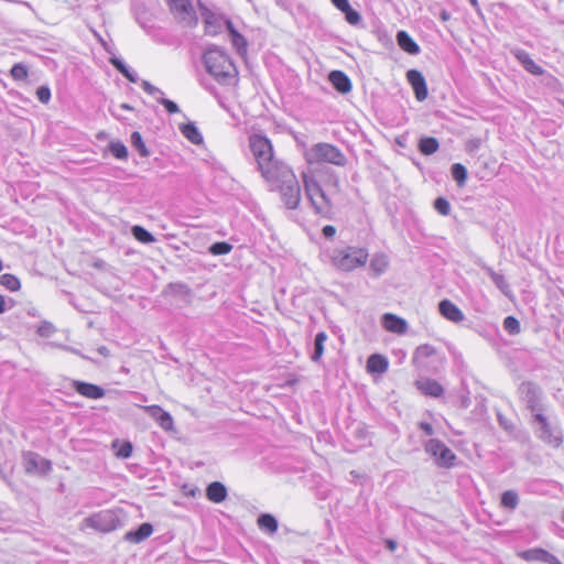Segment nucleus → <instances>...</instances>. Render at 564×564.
<instances>
[{
    "label": "nucleus",
    "mask_w": 564,
    "mask_h": 564,
    "mask_svg": "<svg viewBox=\"0 0 564 564\" xmlns=\"http://www.w3.org/2000/svg\"><path fill=\"white\" fill-rule=\"evenodd\" d=\"M535 419L544 426H546V419L542 414H536Z\"/></svg>",
    "instance_id": "603ef678"
},
{
    "label": "nucleus",
    "mask_w": 564,
    "mask_h": 564,
    "mask_svg": "<svg viewBox=\"0 0 564 564\" xmlns=\"http://www.w3.org/2000/svg\"><path fill=\"white\" fill-rule=\"evenodd\" d=\"M203 17L205 33L212 36L217 35L220 32V24L216 14L203 4H198Z\"/></svg>",
    "instance_id": "dca6fc26"
},
{
    "label": "nucleus",
    "mask_w": 564,
    "mask_h": 564,
    "mask_svg": "<svg viewBox=\"0 0 564 564\" xmlns=\"http://www.w3.org/2000/svg\"><path fill=\"white\" fill-rule=\"evenodd\" d=\"M386 546H387V549H388V550H390V551H392V552H393V551H395V549H397V542H395V541H393V540L388 539V540L386 541Z\"/></svg>",
    "instance_id": "8fccbe9b"
},
{
    "label": "nucleus",
    "mask_w": 564,
    "mask_h": 564,
    "mask_svg": "<svg viewBox=\"0 0 564 564\" xmlns=\"http://www.w3.org/2000/svg\"><path fill=\"white\" fill-rule=\"evenodd\" d=\"M435 354H436V349L433 346H431L429 344H424V345H421L417 347V349L415 351V358L426 359V358L434 356Z\"/></svg>",
    "instance_id": "79ce46f5"
},
{
    "label": "nucleus",
    "mask_w": 564,
    "mask_h": 564,
    "mask_svg": "<svg viewBox=\"0 0 564 564\" xmlns=\"http://www.w3.org/2000/svg\"><path fill=\"white\" fill-rule=\"evenodd\" d=\"M425 452L435 459V464L442 468H451L455 465L456 455L442 441L432 438L424 445Z\"/></svg>",
    "instance_id": "6e6552de"
},
{
    "label": "nucleus",
    "mask_w": 564,
    "mask_h": 564,
    "mask_svg": "<svg viewBox=\"0 0 564 564\" xmlns=\"http://www.w3.org/2000/svg\"><path fill=\"white\" fill-rule=\"evenodd\" d=\"M111 64L116 67V69H118L126 78H128L130 82H134L132 75L129 73V70L127 69V67L124 66V64L117 59V58H111Z\"/></svg>",
    "instance_id": "c03bdc74"
},
{
    "label": "nucleus",
    "mask_w": 564,
    "mask_h": 564,
    "mask_svg": "<svg viewBox=\"0 0 564 564\" xmlns=\"http://www.w3.org/2000/svg\"><path fill=\"white\" fill-rule=\"evenodd\" d=\"M73 387L78 394L87 399L97 400L105 397V390L101 387L94 383L76 380L73 382Z\"/></svg>",
    "instance_id": "2eb2a0df"
},
{
    "label": "nucleus",
    "mask_w": 564,
    "mask_h": 564,
    "mask_svg": "<svg viewBox=\"0 0 564 564\" xmlns=\"http://www.w3.org/2000/svg\"><path fill=\"white\" fill-rule=\"evenodd\" d=\"M322 232L325 238H333L336 235L337 230L333 225H326L323 227Z\"/></svg>",
    "instance_id": "de8ad7c7"
},
{
    "label": "nucleus",
    "mask_w": 564,
    "mask_h": 564,
    "mask_svg": "<svg viewBox=\"0 0 564 564\" xmlns=\"http://www.w3.org/2000/svg\"><path fill=\"white\" fill-rule=\"evenodd\" d=\"M248 141L261 176L270 183L279 181L284 165L274 158L271 141L265 135L259 133L251 134Z\"/></svg>",
    "instance_id": "f257e3e1"
},
{
    "label": "nucleus",
    "mask_w": 564,
    "mask_h": 564,
    "mask_svg": "<svg viewBox=\"0 0 564 564\" xmlns=\"http://www.w3.org/2000/svg\"><path fill=\"white\" fill-rule=\"evenodd\" d=\"M440 148L437 139L433 137L422 138L419 142V151L424 155L434 154Z\"/></svg>",
    "instance_id": "cd10ccee"
},
{
    "label": "nucleus",
    "mask_w": 564,
    "mask_h": 564,
    "mask_svg": "<svg viewBox=\"0 0 564 564\" xmlns=\"http://www.w3.org/2000/svg\"><path fill=\"white\" fill-rule=\"evenodd\" d=\"M204 61L210 75L218 82L236 79L238 70L231 58L220 50L213 48L205 53Z\"/></svg>",
    "instance_id": "20e7f679"
},
{
    "label": "nucleus",
    "mask_w": 564,
    "mask_h": 564,
    "mask_svg": "<svg viewBox=\"0 0 564 564\" xmlns=\"http://www.w3.org/2000/svg\"><path fill=\"white\" fill-rule=\"evenodd\" d=\"M328 78L337 91L341 94H347L351 90L350 79L344 72L333 70L330 72Z\"/></svg>",
    "instance_id": "6ab92c4d"
},
{
    "label": "nucleus",
    "mask_w": 564,
    "mask_h": 564,
    "mask_svg": "<svg viewBox=\"0 0 564 564\" xmlns=\"http://www.w3.org/2000/svg\"><path fill=\"white\" fill-rule=\"evenodd\" d=\"M113 519V514L111 511H104L98 514H95L91 518V521L94 522V525L98 529H101L104 531H108L115 528L113 524L111 525H102L101 521L108 522L109 520Z\"/></svg>",
    "instance_id": "72a5a7b5"
},
{
    "label": "nucleus",
    "mask_w": 564,
    "mask_h": 564,
    "mask_svg": "<svg viewBox=\"0 0 564 564\" xmlns=\"http://www.w3.org/2000/svg\"><path fill=\"white\" fill-rule=\"evenodd\" d=\"M469 1H470V3H471L474 7H477V4H478V1H477V0H469Z\"/></svg>",
    "instance_id": "5fc2aeb1"
},
{
    "label": "nucleus",
    "mask_w": 564,
    "mask_h": 564,
    "mask_svg": "<svg viewBox=\"0 0 564 564\" xmlns=\"http://www.w3.org/2000/svg\"><path fill=\"white\" fill-rule=\"evenodd\" d=\"M333 6L345 14L346 21L356 25L360 22V14L351 8L348 0H330Z\"/></svg>",
    "instance_id": "aec40b11"
},
{
    "label": "nucleus",
    "mask_w": 564,
    "mask_h": 564,
    "mask_svg": "<svg viewBox=\"0 0 564 564\" xmlns=\"http://www.w3.org/2000/svg\"><path fill=\"white\" fill-rule=\"evenodd\" d=\"M438 310L442 316L451 322L459 323L464 319L463 312L449 300L441 301L438 304Z\"/></svg>",
    "instance_id": "a211bd4d"
},
{
    "label": "nucleus",
    "mask_w": 564,
    "mask_h": 564,
    "mask_svg": "<svg viewBox=\"0 0 564 564\" xmlns=\"http://www.w3.org/2000/svg\"><path fill=\"white\" fill-rule=\"evenodd\" d=\"M382 326L387 332L403 335L408 330V324L405 319L399 317L392 313H386L382 316Z\"/></svg>",
    "instance_id": "4468645a"
},
{
    "label": "nucleus",
    "mask_w": 564,
    "mask_h": 564,
    "mask_svg": "<svg viewBox=\"0 0 564 564\" xmlns=\"http://www.w3.org/2000/svg\"><path fill=\"white\" fill-rule=\"evenodd\" d=\"M111 448L118 458H129L132 455V444L129 441L115 440L111 443Z\"/></svg>",
    "instance_id": "393cba45"
},
{
    "label": "nucleus",
    "mask_w": 564,
    "mask_h": 564,
    "mask_svg": "<svg viewBox=\"0 0 564 564\" xmlns=\"http://www.w3.org/2000/svg\"><path fill=\"white\" fill-rule=\"evenodd\" d=\"M36 97L42 104H47L51 99V90L47 86H41L36 89Z\"/></svg>",
    "instance_id": "a18cd8bd"
},
{
    "label": "nucleus",
    "mask_w": 564,
    "mask_h": 564,
    "mask_svg": "<svg viewBox=\"0 0 564 564\" xmlns=\"http://www.w3.org/2000/svg\"><path fill=\"white\" fill-rule=\"evenodd\" d=\"M145 411L164 431H172L174 427V421L171 414L164 411L159 405H144L142 406Z\"/></svg>",
    "instance_id": "f8f14e48"
},
{
    "label": "nucleus",
    "mask_w": 564,
    "mask_h": 564,
    "mask_svg": "<svg viewBox=\"0 0 564 564\" xmlns=\"http://www.w3.org/2000/svg\"><path fill=\"white\" fill-rule=\"evenodd\" d=\"M503 328L511 335H517L521 330L520 322L514 316H507L503 319Z\"/></svg>",
    "instance_id": "58836bf2"
},
{
    "label": "nucleus",
    "mask_w": 564,
    "mask_h": 564,
    "mask_svg": "<svg viewBox=\"0 0 564 564\" xmlns=\"http://www.w3.org/2000/svg\"><path fill=\"white\" fill-rule=\"evenodd\" d=\"M420 429L424 431L426 435H432L434 433L433 426L427 422H421Z\"/></svg>",
    "instance_id": "09e8293b"
},
{
    "label": "nucleus",
    "mask_w": 564,
    "mask_h": 564,
    "mask_svg": "<svg viewBox=\"0 0 564 564\" xmlns=\"http://www.w3.org/2000/svg\"><path fill=\"white\" fill-rule=\"evenodd\" d=\"M132 235L138 241L142 243H151L154 242L155 240L152 234H150L147 229H144L141 226H133Z\"/></svg>",
    "instance_id": "c9c22d12"
},
{
    "label": "nucleus",
    "mask_w": 564,
    "mask_h": 564,
    "mask_svg": "<svg viewBox=\"0 0 564 564\" xmlns=\"http://www.w3.org/2000/svg\"><path fill=\"white\" fill-rule=\"evenodd\" d=\"M416 389L426 397L440 398L444 394L443 386L435 379L424 378L415 381Z\"/></svg>",
    "instance_id": "ddd939ff"
},
{
    "label": "nucleus",
    "mask_w": 564,
    "mask_h": 564,
    "mask_svg": "<svg viewBox=\"0 0 564 564\" xmlns=\"http://www.w3.org/2000/svg\"><path fill=\"white\" fill-rule=\"evenodd\" d=\"M227 30L231 36V43L239 53H246L247 42L245 37L235 29L230 20L226 21Z\"/></svg>",
    "instance_id": "b1692460"
},
{
    "label": "nucleus",
    "mask_w": 564,
    "mask_h": 564,
    "mask_svg": "<svg viewBox=\"0 0 564 564\" xmlns=\"http://www.w3.org/2000/svg\"><path fill=\"white\" fill-rule=\"evenodd\" d=\"M500 505L508 510H514L519 505V495L514 490H506L501 495Z\"/></svg>",
    "instance_id": "c756f323"
},
{
    "label": "nucleus",
    "mask_w": 564,
    "mask_h": 564,
    "mask_svg": "<svg viewBox=\"0 0 564 564\" xmlns=\"http://www.w3.org/2000/svg\"><path fill=\"white\" fill-rule=\"evenodd\" d=\"M131 142H132V145L139 151L141 156L149 155V151H148V149L142 140V137L139 132L135 131L131 134Z\"/></svg>",
    "instance_id": "ea45409f"
},
{
    "label": "nucleus",
    "mask_w": 564,
    "mask_h": 564,
    "mask_svg": "<svg viewBox=\"0 0 564 564\" xmlns=\"http://www.w3.org/2000/svg\"><path fill=\"white\" fill-rule=\"evenodd\" d=\"M517 555L525 562H540L546 564H562L556 556L542 547L520 551Z\"/></svg>",
    "instance_id": "9d476101"
},
{
    "label": "nucleus",
    "mask_w": 564,
    "mask_h": 564,
    "mask_svg": "<svg viewBox=\"0 0 564 564\" xmlns=\"http://www.w3.org/2000/svg\"><path fill=\"white\" fill-rule=\"evenodd\" d=\"M183 135L195 144L203 142V137L194 123H186L181 127Z\"/></svg>",
    "instance_id": "7c9ffc66"
},
{
    "label": "nucleus",
    "mask_w": 564,
    "mask_h": 564,
    "mask_svg": "<svg viewBox=\"0 0 564 564\" xmlns=\"http://www.w3.org/2000/svg\"><path fill=\"white\" fill-rule=\"evenodd\" d=\"M369 259V252L366 248L357 246H346L336 248L330 257L334 268L343 272H351L366 265Z\"/></svg>",
    "instance_id": "f03ea898"
},
{
    "label": "nucleus",
    "mask_w": 564,
    "mask_h": 564,
    "mask_svg": "<svg viewBox=\"0 0 564 564\" xmlns=\"http://www.w3.org/2000/svg\"><path fill=\"white\" fill-rule=\"evenodd\" d=\"M442 18H443V20H447V13H446V12H443V13H442Z\"/></svg>",
    "instance_id": "6e6d98bb"
},
{
    "label": "nucleus",
    "mask_w": 564,
    "mask_h": 564,
    "mask_svg": "<svg viewBox=\"0 0 564 564\" xmlns=\"http://www.w3.org/2000/svg\"><path fill=\"white\" fill-rule=\"evenodd\" d=\"M22 462L24 471L29 475L45 476L52 470V462L35 452H23Z\"/></svg>",
    "instance_id": "1a4fd4ad"
},
{
    "label": "nucleus",
    "mask_w": 564,
    "mask_h": 564,
    "mask_svg": "<svg viewBox=\"0 0 564 564\" xmlns=\"http://www.w3.org/2000/svg\"><path fill=\"white\" fill-rule=\"evenodd\" d=\"M500 280H501V276H498V275H497V276L495 278V281H496L497 283H498V282H500Z\"/></svg>",
    "instance_id": "4d7b16f0"
},
{
    "label": "nucleus",
    "mask_w": 564,
    "mask_h": 564,
    "mask_svg": "<svg viewBox=\"0 0 564 564\" xmlns=\"http://www.w3.org/2000/svg\"><path fill=\"white\" fill-rule=\"evenodd\" d=\"M562 520H563V522H564V512H563V516H562Z\"/></svg>",
    "instance_id": "13d9d810"
},
{
    "label": "nucleus",
    "mask_w": 564,
    "mask_h": 564,
    "mask_svg": "<svg viewBox=\"0 0 564 564\" xmlns=\"http://www.w3.org/2000/svg\"><path fill=\"white\" fill-rule=\"evenodd\" d=\"M257 523L261 530H265L271 534L275 533L278 530V522L275 518L269 513L261 514L258 518Z\"/></svg>",
    "instance_id": "2f4dec72"
},
{
    "label": "nucleus",
    "mask_w": 564,
    "mask_h": 564,
    "mask_svg": "<svg viewBox=\"0 0 564 564\" xmlns=\"http://www.w3.org/2000/svg\"><path fill=\"white\" fill-rule=\"evenodd\" d=\"M389 267V259L384 253L373 254L370 268L376 274H382Z\"/></svg>",
    "instance_id": "c85d7f7f"
},
{
    "label": "nucleus",
    "mask_w": 564,
    "mask_h": 564,
    "mask_svg": "<svg viewBox=\"0 0 564 564\" xmlns=\"http://www.w3.org/2000/svg\"><path fill=\"white\" fill-rule=\"evenodd\" d=\"M6 310H7L6 299L3 295H0V314L6 312Z\"/></svg>",
    "instance_id": "3c124183"
},
{
    "label": "nucleus",
    "mask_w": 564,
    "mask_h": 564,
    "mask_svg": "<svg viewBox=\"0 0 564 564\" xmlns=\"http://www.w3.org/2000/svg\"><path fill=\"white\" fill-rule=\"evenodd\" d=\"M280 178H282L280 193L284 205L289 209L297 208L301 202V187L299 181L295 175L284 166L282 167Z\"/></svg>",
    "instance_id": "423d86ee"
},
{
    "label": "nucleus",
    "mask_w": 564,
    "mask_h": 564,
    "mask_svg": "<svg viewBox=\"0 0 564 564\" xmlns=\"http://www.w3.org/2000/svg\"><path fill=\"white\" fill-rule=\"evenodd\" d=\"M206 497L214 503H220L227 498V489L221 482L214 481L207 486Z\"/></svg>",
    "instance_id": "4be33fe9"
},
{
    "label": "nucleus",
    "mask_w": 564,
    "mask_h": 564,
    "mask_svg": "<svg viewBox=\"0 0 564 564\" xmlns=\"http://www.w3.org/2000/svg\"><path fill=\"white\" fill-rule=\"evenodd\" d=\"M153 532V527L152 524L145 522V523H142L137 531L134 532H129L127 534V538L129 540H131L132 542L134 543H140L141 541L148 539Z\"/></svg>",
    "instance_id": "a878e982"
},
{
    "label": "nucleus",
    "mask_w": 564,
    "mask_h": 564,
    "mask_svg": "<svg viewBox=\"0 0 564 564\" xmlns=\"http://www.w3.org/2000/svg\"><path fill=\"white\" fill-rule=\"evenodd\" d=\"M327 338H328V336L325 332H319L316 334L315 340H314V352L311 357V359L314 362H317L322 359V357L324 355V350H325L324 346H325Z\"/></svg>",
    "instance_id": "bb28decb"
},
{
    "label": "nucleus",
    "mask_w": 564,
    "mask_h": 564,
    "mask_svg": "<svg viewBox=\"0 0 564 564\" xmlns=\"http://www.w3.org/2000/svg\"><path fill=\"white\" fill-rule=\"evenodd\" d=\"M0 284L11 292H17L21 288L20 280L11 273L2 274L0 276Z\"/></svg>",
    "instance_id": "473e14b6"
},
{
    "label": "nucleus",
    "mask_w": 564,
    "mask_h": 564,
    "mask_svg": "<svg viewBox=\"0 0 564 564\" xmlns=\"http://www.w3.org/2000/svg\"><path fill=\"white\" fill-rule=\"evenodd\" d=\"M303 184L315 214L321 218L332 219L334 215V206L330 198L322 188L319 182L313 176L303 174Z\"/></svg>",
    "instance_id": "7ed1b4c3"
},
{
    "label": "nucleus",
    "mask_w": 564,
    "mask_h": 564,
    "mask_svg": "<svg viewBox=\"0 0 564 564\" xmlns=\"http://www.w3.org/2000/svg\"><path fill=\"white\" fill-rule=\"evenodd\" d=\"M397 42L400 48L409 54L415 55L420 52L416 42L405 31L398 32Z\"/></svg>",
    "instance_id": "5701e85b"
},
{
    "label": "nucleus",
    "mask_w": 564,
    "mask_h": 564,
    "mask_svg": "<svg viewBox=\"0 0 564 564\" xmlns=\"http://www.w3.org/2000/svg\"><path fill=\"white\" fill-rule=\"evenodd\" d=\"M121 108L126 109V110H131L132 109L128 104H122Z\"/></svg>",
    "instance_id": "864d4df0"
},
{
    "label": "nucleus",
    "mask_w": 564,
    "mask_h": 564,
    "mask_svg": "<svg viewBox=\"0 0 564 564\" xmlns=\"http://www.w3.org/2000/svg\"><path fill=\"white\" fill-rule=\"evenodd\" d=\"M170 12L183 25L195 28L198 18L191 0H166Z\"/></svg>",
    "instance_id": "0eeeda50"
},
{
    "label": "nucleus",
    "mask_w": 564,
    "mask_h": 564,
    "mask_svg": "<svg viewBox=\"0 0 564 564\" xmlns=\"http://www.w3.org/2000/svg\"><path fill=\"white\" fill-rule=\"evenodd\" d=\"M109 149L116 159L126 160L128 158V150L122 142H111Z\"/></svg>",
    "instance_id": "4c0bfd02"
},
{
    "label": "nucleus",
    "mask_w": 564,
    "mask_h": 564,
    "mask_svg": "<svg viewBox=\"0 0 564 564\" xmlns=\"http://www.w3.org/2000/svg\"><path fill=\"white\" fill-rule=\"evenodd\" d=\"M10 75L14 80H25L29 76L28 67L22 63L12 66Z\"/></svg>",
    "instance_id": "e433bc0d"
},
{
    "label": "nucleus",
    "mask_w": 564,
    "mask_h": 564,
    "mask_svg": "<svg viewBox=\"0 0 564 564\" xmlns=\"http://www.w3.org/2000/svg\"><path fill=\"white\" fill-rule=\"evenodd\" d=\"M232 246L228 242H215L210 246L209 251L215 256L227 254L231 251Z\"/></svg>",
    "instance_id": "a19ab883"
},
{
    "label": "nucleus",
    "mask_w": 564,
    "mask_h": 564,
    "mask_svg": "<svg viewBox=\"0 0 564 564\" xmlns=\"http://www.w3.org/2000/svg\"><path fill=\"white\" fill-rule=\"evenodd\" d=\"M161 104L169 113H175L178 111L177 105L170 99H162Z\"/></svg>",
    "instance_id": "49530a36"
},
{
    "label": "nucleus",
    "mask_w": 564,
    "mask_h": 564,
    "mask_svg": "<svg viewBox=\"0 0 564 564\" xmlns=\"http://www.w3.org/2000/svg\"><path fill=\"white\" fill-rule=\"evenodd\" d=\"M366 369L370 375L384 373L389 369V360L381 354H372L367 359Z\"/></svg>",
    "instance_id": "f3484780"
},
{
    "label": "nucleus",
    "mask_w": 564,
    "mask_h": 564,
    "mask_svg": "<svg viewBox=\"0 0 564 564\" xmlns=\"http://www.w3.org/2000/svg\"><path fill=\"white\" fill-rule=\"evenodd\" d=\"M406 79L413 88L415 98L419 101L425 100L427 98L429 90L422 73L416 69H410L406 72Z\"/></svg>",
    "instance_id": "9b49d317"
},
{
    "label": "nucleus",
    "mask_w": 564,
    "mask_h": 564,
    "mask_svg": "<svg viewBox=\"0 0 564 564\" xmlns=\"http://www.w3.org/2000/svg\"><path fill=\"white\" fill-rule=\"evenodd\" d=\"M304 158L308 165L328 163L336 166H345L347 163V158L341 150L326 142L312 145L305 151Z\"/></svg>",
    "instance_id": "39448f33"
},
{
    "label": "nucleus",
    "mask_w": 564,
    "mask_h": 564,
    "mask_svg": "<svg viewBox=\"0 0 564 564\" xmlns=\"http://www.w3.org/2000/svg\"><path fill=\"white\" fill-rule=\"evenodd\" d=\"M452 176L457 182L458 186H463L467 180V170L460 163H455L452 165Z\"/></svg>",
    "instance_id": "f704fd0d"
},
{
    "label": "nucleus",
    "mask_w": 564,
    "mask_h": 564,
    "mask_svg": "<svg viewBox=\"0 0 564 564\" xmlns=\"http://www.w3.org/2000/svg\"><path fill=\"white\" fill-rule=\"evenodd\" d=\"M434 208L443 216H447L451 212L449 203L444 197H438L435 199Z\"/></svg>",
    "instance_id": "37998d69"
},
{
    "label": "nucleus",
    "mask_w": 564,
    "mask_h": 564,
    "mask_svg": "<svg viewBox=\"0 0 564 564\" xmlns=\"http://www.w3.org/2000/svg\"><path fill=\"white\" fill-rule=\"evenodd\" d=\"M517 59L521 63L527 72L534 76L543 75V68L535 63V61L525 51H518L516 53Z\"/></svg>",
    "instance_id": "412c9836"
}]
</instances>
